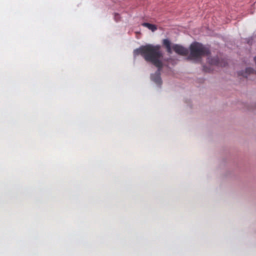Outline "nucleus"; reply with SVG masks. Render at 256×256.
Segmentation results:
<instances>
[{
	"label": "nucleus",
	"instance_id": "nucleus-3",
	"mask_svg": "<svg viewBox=\"0 0 256 256\" xmlns=\"http://www.w3.org/2000/svg\"><path fill=\"white\" fill-rule=\"evenodd\" d=\"M208 62L210 65L216 66H225L227 63L223 60H220L218 57H208Z\"/></svg>",
	"mask_w": 256,
	"mask_h": 256
},
{
	"label": "nucleus",
	"instance_id": "nucleus-5",
	"mask_svg": "<svg viewBox=\"0 0 256 256\" xmlns=\"http://www.w3.org/2000/svg\"><path fill=\"white\" fill-rule=\"evenodd\" d=\"M163 44L166 47V51L168 53L171 54L172 52V48L170 46V42L168 39H164L162 42Z\"/></svg>",
	"mask_w": 256,
	"mask_h": 256
},
{
	"label": "nucleus",
	"instance_id": "nucleus-1",
	"mask_svg": "<svg viewBox=\"0 0 256 256\" xmlns=\"http://www.w3.org/2000/svg\"><path fill=\"white\" fill-rule=\"evenodd\" d=\"M134 54L141 55L146 62H152L158 68V69L156 74L151 76V79L156 84H160L162 80L160 71L163 67V64L161 60V58L163 57L161 46L158 44H151L142 46L134 50Z\"/></svg>",
	"mask_w": 256,
	"mask_h": 256
},
{
	"label": "nucleus",
	"instance_id": "nucleus-2",
	"mask_svg": "<svg viewBox=\"0 0 256 256\" xmlns=\"http://www.w3.org/2000/svg\"><path fill=\"white\" fill-rule=\"evenodd\" d=\"M190 54L188 58L196 60L200 58L202 56H208L210 50L202 44L196 42L190 46Z\"/></svg>",
	"mask_w": 256,
	"mask_h": 256
},
{
	"label": "nucleus",
	"instance_id": "nucleus-7",
	"mask_svg": "<svg viewBox=\"0 0 256 256\" xmlns=\"http://www.w3.org/2000/svg\"><path fill=\"white\" fill-rule=\"evenodd\" d=\"M246 72H248V74H250V73H252V72H253V70L251 68H246Z\"/></svg>",
	"mask_w": 256,
	"mask_h": 256
},
{
	"label": "nucleus",
	"instance_id": "nucleus-8",
	"mask_svg": "<svg viewBox=\"0 0 256 256\" xmlns=\"http://www.w3.org/2000/svg\"><path fill=\"white\" fill-rule=\"evenodd\" d=\"M204 70L206 72H209L210 71V70H207L205 66H204Z\"/></svg>",
	"mask_w": 256,
	"mask_h": 256
},
{
	"label": "nucleus",
	"instance_id": "nucleus-6",
	"mask_svg": "<svg viewBox=\"0 0 256 256\" xmlns=\"http://www.w3.org/2000/svg\"><path fill=\"white\" fill-rule=\"evenodd\" d=\"M142 26L145 27H146L149 30H151L152 32H154L156 30L157 27L156 25L150 24L148 22H144L142 24Z\"/></svg>",
	"mask_w": 256,
	"mask_h": 256
},
{
	"label": "nucleus",
	"instance_id": "nucleus-4",
	"mask_svg": "<svg viewBox=\"0 0 256 256\" xmlns=\"http://www.w3.org/2000/svg\"><path fill=\"white\" fill-rule=\"evenodd\" d=\"M172 48L176 54L180 55L186 56L188 54V49L178 44H174Z\"/></svg>",
	"mask_w": 256,
	"mask_h": 256
}]
</instances>
